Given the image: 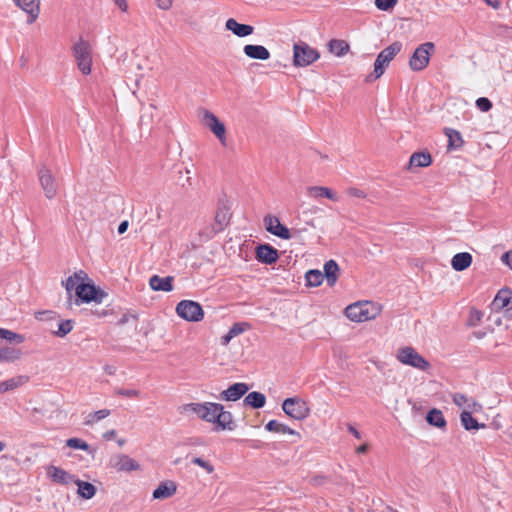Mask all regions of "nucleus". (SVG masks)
<instances>
[{
    "mask_svg": "<svg viewBox=\"0 0 512 512\" xmlns=\"http://www.w3.org/2000/svg\"><path fill=\"white\" fill-rule=\"evenodd\" d=\"M105 296L106 293L97 289L94 284L84 282L77 286L75 297H73V294H70V297H67L66 308L71 310L74 305L79 306L83 302L89 303L94 301L96 303H101Z\"/></svg>",
    "mask_w": 512,
    "mask_h": 512,
    "instance_id": "1",
    "label": "nucleus"
},
{
    "mask_svg": "<svg viewBox=\"0 0 512 512\" xmlns=\"http://www.w3.org/2000/svg\"><path fill=\"white\" fill-rule=\"evenodd\" d=\"M401 49L402 43L399 41L393 42L388 47L383 49L375 60L373 72L366 76L365 81L367 83H371L379 79L384 74L386 67L401 51Z\"/></svg>",
    "mask_w": 512,
    "mask_h": 512,
    "instance_id": "2",
    "label": "nucleus"
},
{
    "mask_svg": "<svg viewBox=\"0 0 512 512\" xmlns=\"http://www.w3.org/2000/svg\"><path fill=\"white\" fill-rule=\"evenodd\" d=\"M378 309L372 302L364 301L350 304L345 309V315L354 322H365L374 319Z\"/></svg>",
    "mask_w": 512,
    "mask_h": 512,
    "instance_id": "3",
    "label": "nucleus"
},
{
    "mask_svg": "<svg viewBox=\"0 0 512 512\" xmlns=\"http://www.w3.org/2000/svg\"><path fill=\"white\" fill-rule=\"evenodd\" d=\"M320 57V53L304 41L293 45V65L295 67H306L313 64Z\"/></svg>",
    "mask_w": 512,
    "mask_h": 512,
    "instance_id": "4",
    "label": "nucleus"
},
{
    "mask_svg": "<svg viewBox=\"0 0 512 512\" xmlns=\"http://www.w3.org/2000/svg\"><path fill=\"white\" fill-rule=\"evenodd\" d=\"M282 410L292 419L302 421L310 415L308 403L299 397L286 398L282 403Z\"/></svg>",
    "mask_w": 512,
    "mask_h": 512,
    "instance_id": "5",
    "label": "nucleus"
},
{
    "mask_svg": "<svg viewBox=\"0 0 512 512\" xmlns=\"http://www.w3.org/2000/svg\"><path fill=\"white\" fill-rule=\"evenodd\" d=\"M73 54L79 70L84 75L90 74L92 66V53L90 44L82 38L79 39V41L73 45Z\"/></svg>",
    "mask_w": 512,
    "mask_h": 512,
    "instance_id": "6",
    "label": "nucleus"
},
{
    "mask_svg": "<svg viewBox=\"0 0 512 512\" xmlns=\"http://www.w3.org/2000/svg\"><path fill=\"white\" fill-rule=\"evenodd\" d=\"M434 49L435 45L432 42H425L419 45L410 57V69L412 71H421L425 69L429 64L430 56Z\"/></svg>",
    "mask_w": 512,
    "mask_h": 512,
    "instance_id": "7",
    "label": "nucleus"
},
{
    "mask_svg": "<svg viewBox=\"0 0 512 512\" xmlns=\"http://www.w3.org/2000/svg\"><path fill=\"white\" fill-rule=\"evenodd\" d=\"M396 357L402 364L422 371L430 367L429 362L410 346L399 348Z\"/></svg>",
    "mask_w": 512,
    "mask_h": 512,
    "instance_id": "8",
    "label": "nucleus"
},
{
    "mask_svg": "<svg viewBox=\"0 0 512 512\" xmlns=\"http://www.w3.org/2000/svg\"><path fill=\"white\" fill-rule=\"evenodd\" d=\"M176 313L182 319L189 322H199L204 317L202 306L192 300H182L176 306Z\"/></svg>",
    "mask_w": 512,
    "mask_h": 512,
    "instance_id": "9",
    "label": "nucleus"
},
{
    "mask_svg": "<svg viewBox=\"0 0 512 512\" xmlns=\"http://www.w3.org/2000/svg\"><path fill=\"white\" fill-rule=\"evenodd\" d=\"M202 123L218 138L222 145H226V128L216 115L209 110H201Z\"/></svg>",
    "mask_w": 512,
    "mask_h": 512,
    "instance_id": "10",
    "label": "nucleus"
},
{
    "mask_svg": "<svg viewBox=\"0 0 512 512\" xmlns=\"http://www.w3.org/2000/svg\"><path fill=\"white\" fill-rule=\"evenodd\" d=\"M38 178L46 198H54L57 195L58 185L51 170L44 165L41 166L38 170Z\"/></svg>",
    "mask_w": 512,
    "mask_h": 512,
    "instance_id": "11",
    "label": "nucleus"
},
{
    "mask_svg": "<svg viewBox=\"0 0 512 512\" xmlns=\"http://www.w3.org/2000/svg\"><path fill=\"white\" fill-rule=\"evenodd\" d=\"M264 223L266 230L271 234L284 240H288L292 237L290 230L286 226L281 224L279 218H277L276 216H265Z\"/></svg>",
    "mask_w": 512,
    "mask_h": 512,
    "instance_id": "12",
    "label": "nucleus"
},
{
    "mask_svg": "<svg viewBox=\"0 0 512 512\" xmlns=\"http://www.w3.org/2000/svg\"><path fill=\"white\" fill-rule=\"evenodd\" d=\"M110 463L118 472H132L140 469L139 463L126 454L116 455Z\"/></svg>",
    "mask_w": 512,
    "mask_h": 512,
    "instance_id": "13",
    "label": "nucleus"
},
{
    "mask_svg": "<svg viewBox=\"0 0 512 512\" xmlns=\"http://www.w3.org/2000/svg\"><path fill=\"white\" fill-rule=\"evenodd\" d=\"M279 258L278 251L269 244H260L256 248V259L264 264H274Z\"/></svg>",
    "mask_w": 512,
    "mask_h": 512,
    "instance_id": "14",
    "label": "nucleus"
},
{
    "mask_svg": "<svg viewBox=\"0 0 512 512\" xmlns=\"http://www.w3.org/2000/svg\"><path fill=\"white\" fill-rule=\"evenodd\" d=\"M248 390L249 386L246 383H234L221 392L220 399L225 401H237L242 398Z\"/></svg>",
    "mask_w": 512,
    "mask_h": 512,
    "instance_id": "15",
    "label": "nucleus"
},
{
    "mask_svg": "<svg viewBox=\"0 0 512 512\" xmlns=\"http://www.w3.org/2000/svg\"><path fill=\"white\" fill-rule=\"evenodd\" d=\"M14 2L28 14V24L35 22L40 13V0H14Z\"/></svg>",
    "mask_w": 512,
    "mask_h": 512,
    "instance_id": "16",
    "label": "nucleus"
},
{
    "mask_svg": "<svg viewBox=\"0 0 512 512\" xmlns=\"http://www.w3.org/2000/svg\"><path fill=\"white\" fill-rule=\"evenodd\" d=\"M492 308L495 311L506 309V311L509 312L510 310H512V290H499L492 302Z\"/></svg>",
    "mask_w": 512,
    "mask_h": 512,
    "instance_id": "17",
    "label": "nucleus"
},
{
    "mask_svg": "<svg viewBox=\"0 0 512 512\" xmlns=\"http://www.w3.org/2000/svg\"><path fill=\"white\" fill-rule=\"evenodd\" d=\"M216 413V418L214 424H216L217 429L221 430H233L235 428V424L233 421V416L231 412L225 411L224 406L222 404H219Z\"/></svg>",
    "mask_w": 512,
    "mask_h": 512,
    "instance_id": "18",
    "label": "nucleus"
},
{
    "mask_svg": "<svg viewBox=\"0 0 512 512\" xmlns=\"http://www.w3.org/2000/svg\"><path fill=\"white\" fill-rule=\"evenodd\" d=\"M225 28L238 37H246L254 32L253 26L238 23L234 18H229L226 21Z\"/></svg>",
    "mask_w": 512,
    "mask_h": 512,
    "instance_id": "19",
    "label": "nucleus"
},
{
    "mask_svg": "<svg viewBox=\"0 0 512 512\" xmlns=\"http://www.w3.org/2000/svg\"><path fill=\"white\" fill-rule=\"evenodd\" d=\"M244 54L256 60H267L270 58V52L262 45L247 44L243 48Z\"/></svg>",
    "mask_w": 512,
    "mask_h": 512,
    "instance_id": "20",
    "label": "nucleus"
},
{
    "mask_svg": "<svg viewBox=\"0 0 512 512\" xmlns=\"http://www.w3.org/2000/svg\"><path fill=\"white\" fill-rule=\"evenodd\" d=\"M173 277L167 276V277H160L158 275H153L149 279V285L152 290L154 291H164V292H170L173 290Z\"/></svg>",
    "mask_w": 512,
    "mask_h": 512,
    "instance_id": "21",
    "label": "nucleus"
},
{
    "mask_svg": "<svg viewBox=\"0 0 512 512\" xmlns=\"http://www.w3.org/2000/svg\"><path fill=\"white\" fill-rule=\"evenodd\" d=\"M177 491V486L173 481L161 482L153 491V499H167L172 497Z\"/></svg>",
    "mask_w": 512,
    "mask_h": 512,
    "instance_id": "22",
    "label": "nucleus"
},
{
    "mask_svg": "<svg viewBox=\"0 0 512 512\" xmlns=\"http://www.w3.org/2000/svg\"><path fill=\"white\" fill-rule=\"evenodd\" d=\"M307 194L315 199L327 198L335 202L339 201L337 194L330 188L324 186H310L307 188Z\"/></svg>",
    "mask_w": 512,
    "mask_h": 512,
    "instance_id": "23",
    "label": "nucleus"
},
{
    "mask_svg": "<svg viewBox=\"0 0 512 512\" xmlns=\"http://www.w3.org/2000/svg\"><path fill=\"white\" fill-rule=\"evenodd\" d=\"M88 279L87 274L79 270L75 272L73 275L69 276L65 282H63L65 289L67 291L68 297H70V294H72V291H77V286L79 284H83L85 280Z\"/></svg>",
    "mask_w": 512,
    "mask_h": 512,
    "instance_id": "24",
    "label": "nucleus"
},
{
    "mask_svg": "<svg viewBox=\"0 0 512 512\" xmlns=\"http://www.w3.org/2000/svg\"><path fill=\"white\" fill-rule=\"evenodd\" d=\"M47 474L55 483L69 484L73 481V476L71 474L56 466H50L47 470Z\"/></svg>",
    "mask_w": 512,
    "mask_h": 512,
    "instance_id": "25",
    "label": "nucleus"
},
{
    "mask_svg": "<svg viewBox=\"0 0 512 512\" xmlns=\"http://www.w3.org/2000/svg\"><path fill=\"white\" fill-rule=\"evenodd\" d=\"M219 403L202 402L199 418L203 421L214 423Z\"/></svg>",
    "mask_w": 512,
    "mask_h": 512,
    "instance_id": "26",
    "label": "nucleus"
},
{
    "mask_svg": "<svg viewBox=\"0 0 512 512\" xmlns=\"http://www.w3.org/2000/svg\"><path fill=\"white\" fill-rule=\"evenodd\" d=\"M265 429L269 432L273 433H280V434H289L292 436L297 437L298 439L301 438V435L299 432L291 429L287 425L278 422L277 420H270L266 425Z\"/></svg>",
    "mask_w": 512,
    "mask_h": 512,
    "instance_id": "27",
    "label": "nucleus"
},
{
    "mask_svg": "<svg viewBox=\"0 0 512 512\" xmlns=\"http://www.w3.org/2000/svg\"><path fill=\"white\" fill-rule=\"evenodd\" d=\"M472 263V256L468 252L457 253L453 256L451 265L455 271H464Z\"/></svg>",
    "mask_w": 512,
    "mask_h": 512,
    "instance_id": "28",
    "label": "nucleus"
},
{
    "mask_svg": "<svg viewBox=\"0 0 512 512\" xmlns=\"http://www.w3.org/2000/svg\"><path fill=\"white\" fill-rule=\"evenodd\" d=\"M339 266L334 260H329L324 264V277L327 284L332 287L338 280Z\"/></svg>",
    "mask_w": 512,
    "mask_h": 512,
    "instance_id": "29",
    "label": "nucleus"
},
{
    "mask_svg": "<svg viewBox=\"0 0 512 512\" xmlns=\"http://www.w3.org/2000/svg\"><path fill=\"white\" fill-rule=\"evenodd\" d=\"M28 381L29 377L26 375H19L2 381L0 382L2 393L15 390L18 387H21L24 384H26Z\"/></svg>",
    "mask_w": 512,
    "mask_h": 512,
    "instance_id": "30",
    "label": "nucleus"
},
{
    "mask_svg": "<svg viewBox=\"0 0 512 512\" xmlns=\"http://www.w3.org/2000/svg\"><path fill=\"white\" fill-rule=\"evenodd\" d=\"M266 403V397L263 393L253 391L250 392L245 398H244V404L247 406H250L254 409H260L264 407Z\"/></svg>",
    "mask_w": 512,
    "mask_h": 512,
    "instance_id": "31",
    "label": "nucleus"
},
{
    "mask_svg": "<svg viewBox=\"0 0 512 512\" xmlns=\"http://www.w3.org/2000/svg\"><path fill=\"white\" fill-rule=\"evenodd\" d=\"M230 220L229 209L226 206L219 207L216 211L213 225L217 230L223 231Z\"/></svg>",
    "mask_w": 512,
    "mask_h": 512,
    "instance_id": "32",
    "label": "nucleus"
},
{
    "mask_svg": "<svg viewBox=\"0 0 512 512\" xmlns=\"http://www.w3.org/2000/svg\"><path fill=\"white\" fill-rule=\"evenodd\" d=\"M432 158L428 152H415L409 160L410 167H427L431 164Z\"/></svg>",
    "mask_w": 512,
    "mask_h": 512,
    "instance_id": "33",
    "label": "nucleus"
},
{
    "mask_svg": "<svg viewBox=\"0 0 512 512\" xmlns=\"http://www.w3.org/2000/svg\"><path fill=\"white\" fill-rule=\"evenodd\" d=\"M445 134L448 137V149L456 150L463 146L464 141L459 131L447 128L445 129Z\"/></svg>",
    "mask_w": 512,
    "mask_h": 512,
    "instance_id": "34",
    "label": "nucleus"
},
{
    "mask_svg": "<svg viewBox=\"0 0 512 512\" xmlns=\"http://www.w3.org/2000/svg\"><path fill=\"white\" fill-rule=\"evenodd\" d=\"M460 420L462 426L468 431L485 428V424L478 423V421L472 417L471 411H462Z\"/></svg>",
    "mask_w": 512,
    "mask_h": 512,
    "instance_id": "35",
    "label": "nucleus"
},
{
    "mask_svg": "<svg viewBox=\"0 0 512 512\" xmlns=\"http://www.w3.org/2000/svg\"><path fill=\"white\" fill-rule=\"evenodd\" d=\"M75 484L78 486V494L84 499H91L96 494V487L82 480H74Z\"/></svg>",
    "mask_w": 512,
    "mask_h": 512,
    "instance_id": "36",
    "label": "nucleus"
},
{
    "mask_svg": "<svg viewBox=\"0 0 512 512\" xmlns=\"http://www.w3.org/2000/svg\"><path fill=\"white\" fill-rule=\"evenodd\" d=\"M20 349L13 347L0 348V363H10L18 360L21 357Z\"/></svg>",
    "mask_w": 512,
    "mask_h": 512,
    "instance_id": "37",
    "label": "nucleus"
},
{
    "mask_svg": "<svg viewBox=\"0 0 512 512\" xmlns=\"http://www.w3.org/2000/svg\"><path fill=\"white\" fill-rule=\"evenodd\" d=\"M247 328V324L246 323H235L230 329L229 331L221 337V344L223 346H226L229 344V342L236 336L240 335L241 333H243Z\"/></svg>",
    "mask_w": 512,
    "mask_h": 512,
    "instance_id": "38",
    "label": "nucleus"
},
{
    "mask_svg": "<svg viewBox=\"0 0 512 512\" xmlns=\"http://www.w3.org/2000/svg\"><path fill=\"white\" fill-rule=\"evenodd\" d=\"M426 420L430 425L437 428H443L446 426V420L443 416V413L436 408H433L428 412Z\"/></svg>",
    "mask_w": 512,
    "mask_h": 512,
    "instance_id": "39",
    "label": "nucleus"
},
{
    "mask_svg": "<svg viewBox=\"0 0 512 512\" xmlns=\"http://www.w3.org/2000/svg\"><path fill=\"white\" fill-rule=\"evenodd\" d=\"M329 51L340 57L345 55L349 50V45L344 40L333 39L328 44Z\"/></svg>",
    "mask_w": 512,
    "mask_h": 512,
    "instance_id": "40",
    "label": "nucleus"
},
{
    "mask_svg": "<svg viewBox=\"0 0 512 512\" xmlns=\"http://www.w3.org/2000/svg\"><path fill=\"white\" fill-rule=\"evenodd\" d=\"M306 285L311 287L319 286L324 279V275L320 270H309L305 274Z\"/></svg>",
    "mask_w": 512,
    "mask_h": 512,
    "instance_id": "41",
    "label": "nucleus"
},
{
    "mask_svg": "<svg viewBox=\"0 0 512 512\" xmlns=\"http://www.w3.org/2000/svg\"><path fill=\"white\" fill-rule=\"evenodd\" d=\"M74 327V322L73 320H61L59 323H58V328L57 330L53 331V334L57 337H65L68 333H70L72 331Z\"/></svg>",
    "mask_w": 512,
    "mask_h": 512,
    "instance_id": "42",
    "label": "nucleus"
},
{
    "mask_svg": "<svg viewBox=\"0 0 512 512\" xmlns=\"http://www.w3.org/2000/svg\"><path fill=\"white\" fill-rule=\"evenodd\" d=\"M0 339H5L9 342L15 343H22L24 341V337L22 335L4 328H0Z\"/></svg>",
    "mask_w": 512,
    "mask_h": 512,
    "instance_id": "43",
    "label": "nucleus"
},
{
    "mask_svg": "<svg viewBox=\"0 0 512 512\" xmlns=\"http://www.w3.org/2000/svg\"><path fill=\"white\" fill-rule=\"evenodd\" d=\"M66 445L72 449H80L84 451L90 450L89 444L80 438H70L66 441Z\"/></svg>",
    "mask_w": 512,
    "mask_h": 512,
    "instance_id": "44",
    "label": "nucleus"
},
{
    "mask_svg": "<svg viewBox=\"0 0 512 512\" xmlns=\"http://www.w3.org/2000/svg\"><path fill=\"white\" fill-rule=\"evenodd\" d=\"M191 463L203 468L207 474H212L214 472V466L211 462L201 458V457H192Z\"/></svg>",
    "mask_w": 512,
    "mask_h": 512,
    "instance_id": "45",
    "label": "nucleus"
},
{
    "mask_svg": "<svg viewBox=\"0 0 512 512\" xmlns=\"http://www.w3.org/2000/svg\"><path fill=\"white\" fill-rule=\"evenodd\" d=\"M156 110V106L154 104H150L147 108V111L144 112L140 117L141 125H149L153 121L154 111Z\"/></svg>",
    "mask_w": 512,
    "mask_h": 512,
    "instance_id": "46",
    "label": "nucleus"
},
{
    "mask_svg": "<svg viewBox=\"0 0 512 512\" xmlns=\"http://www.w3.org/2000/svg\"><path fill=\"white\" fill-rule=\"evenodd\" d=\"M201 405L202 403H187V404H184L180 407V412L181 413H194L197 415V417L199 418V415H200V412H201Z\"/></svg>",
    "mask_w": 512,
    "mask_h": 512,
    "instance_id": "47",
    "label": "nucleus"
},
{
    "mask_svg": "<svg viewBox=\"0 0 512 512\" xmlns=\"http://www.w3.org/2000/svg\"><path fill=\"white\" fill-rule=\"evenodd\" d=\"M397 3V0H375V5L379 10L388 11Z\"/></svg>",
    "mask_w": 512,
    "mask_h": 512,
    "instance_id": "48",
    "label": "nucleus"
},
{
    "mask_svg": "<svg viewBox=\"0 0 512 512\" xmlns=\"http://www.w3.org/2000/svg\"><path fill=\"white\" fill-rule=\"evenodd\" d=\"M219 232H221L220 230H217V228L211 224L209 226H206L202 231H201V236L204 237L205 239H212L216 234H218Z\"/></svg>",
    "mask_w": 512,
    "mask_h": 512,
    "instance_id": "49",
    "label": "nucleus"
},
{
    "mask_svg": "<svg viewBox=\"0 0 512 512\" xmlns=\"http://www.w3.org/2000/svg\"><path fill=\"white\" fill-rule=\"evenodd\" d=\"M476 106L479 110L487 112L492 108V103L488 98L480 97L476 100Z\"/></svg>",
    "mask_w": 512,
    "mask_h": 512,
    "instance_id": "50",
    "label": "nucleus"
},
{
    "mask_svg": "<svg viewBox=\"0 0 512 512\" xmlns=\"http://www.w3.org/2000/svg\"><path fill=\"white\" fill-rule=\"evenodd\" d=\"M452 398H453V402L459 407H462L463 405L467 404V402L469 401V398L462 393H455V394H453Z\"/></svg>",
    "mask_w": 512,
    "mask_h": 512,
    "instance_id": "51",
    "label": "nucleus"
},
{
    "mask_svg": "<svg viewBox=\"0 0 512 512\" xmlns=\"http://www.w3.org/2000/svg\"><path fill=\"white\" fill-rule=\"evenodd\" d=\"M116 393L118 395L125 396V397H138L140 394V392L138 390L123 389V388L117 389Z\"/></svg>",
    "mask_w": 512,
    "mask_h": 512,
    "instance_id": "52",
    "label": "nucleus"
},
{
    "mask_svg": "<svg viewBox=\"0 0 512 512\" xmlns=\"http://www.w3.org/2000/svg\"><path fill=\"white\" fill-rule=\"evenodd\" d=\"M466 405H467V409L465 411H471V414L474 412H479L482 409L481 404H479L474 399L469 398V401L467 402Z\"/></svg>",
    "mask_w": 512,
    "mask_h": 512,
    "instance_id": "53",
    "label": "nucleus"
},
{
    "mask_svg": "<svg viewBox=\"0 0 512 512\" xmlns=\"http://www.w3.org/2000/svg\"><path fill=\"white\" fill-rule=\"evenodd\" d=\"M346 193L351 197L365 198L366 194L358 188H349Z\"/></svg>",
    "mask_w": 512,
    "mask_h": 512,
    "instance_id": "54",
    "label": "nucleus"
},
{
    "mask_svg": "<svg viewBox=\"0 0 512 512\" xmlns=\"http://www.w3.org/2000/svg\"><path fill=\"white\" fill-rule=\"evenodd\" d=\"M110 415V410L108 409H101L93 413V417L96 419V421H100Z\"/></svg>",
    "mask_w": 512,
    "mask_h": 512,
    "instance_id": "55",
    "label": "nucleus"
},
{
    "mask_svg": "<svg viewBox=\"0 0 512 512\" xmlns=\"http://www.w3.org/2000/svg\"><path fill=\"white\" fill-rule=\"evenodd\" d=\"M501 260L512 269V250L505 252L501 257Z\"/></svg>",
    "mask_w": 512,
    "mask_h": 512,
    "instance_id": "56",
    "label": "nucleus"
},
{
    "mask_svg": "<svg viewBox=\"0 0 512 512\" xmlns=\"http://www.w3.org/2000/svg\"><path fill=\"white\" fill-rule=\"evenodd\" d=\"M156 5L162 10H168L171 7V0H154Z\"/></svg>",
    "mask_w": 512,
    "mask_h": 512,
    "instance_id": "57",
    "label": "nucleus"
},
{
    "mask_svg": "<svg viewBox=\"0 0 512 512\" xmlns=\"http://www.w3.org/2000/svg\"><path fill=\"white\" fill-rule=\"evenodd\" d=\"M115 5L122 11L126 12L128 10L127 0H113Z\"/></svg>",
    "mask_w": 512,
    "mask_h": 512,
    "instance_id": "58",
    "label": "nucleus"
},
{
    "mask_svg": "<svg viewBox=\"0 0 512 512\" xmlns=\"http://www.w3.org/2000/svg\"><path fill=\"white\" fill-rule=\"evenodd\" d=\"M128 226H129L128 221H126V220H125V221H122V222L119 224V226H118V233H119V234H123V233H125V232L127 231V229H128Z\"/></svg>",
    "mask_w": 512,
    "mask_h": 512,
    "instance_id": "59",
    "label": "nucleus"
},
{
    "mask_svg": "<svg viewBox=\"0 0 512 512\" xmlns=\"http://www.w3.org/2000/svg\"><path fill=\"white\" fill-rule=\"evenodd\" d=\"M348 431L357 439L361 438L360 432L352 425H348Z\"/></svg>",
    "mask_w": 512,
    "mask_h": 512,
    "instance_id": "60",
    "label": "nucleus"
},
{
    "mask_svg": "<svg viewBox=\"0 0 512 512\" xmlns=\"http://www.w3.org/2000/svg\"><path fill=\"white\" fill-rule=\"evenodd\" d=\"M104 371L108 374V375H114L115 372H116V367L115 366H112V365H105L104 366Z\"/></svg>",
    "mask_w": 512,
    "mask_h": 512,
    "instance_id": "61",
    "label": "nucleus"
},
{
    "mask_svg": "<svg viewBox=\"0 0 512 512\" xmlns=\"http://www.w3.org/2000/svg\"><path fill=\"white\" fill-rule=\"evenodd\" d=\"M96 421V419L93 417V413H90L87 415L84 424L85 425H93Z\"/></svg>",
    "mask_w": 512,
    "mask_h": 512,
    "instance_id": "62",
    "label": "nucleus"
},
{
    "mask_svg": "<svg viewBox=\"0 0 512 512\" xmlns=\"http://www.w3.org/2000/svg\"><path fill=\"white\" fill-rule=\"evenodd\" d=\"M116 436V431L115 430H109L107 431L106 433H104L103 437L104 439L106 440H111L113 439L114 437Z\"/></svg>",
    "mask_w": 512,
    "mask_h": 512,
    "instance_id": "63",
    "label": "nucleus"
},
{
    "mask_svg": "<svg viewBox=\"0 0 512 512\" xmlns=\"http://www.w3.org/2000/svg\"><path fill=\"white\" fill-rule=\"evenodd\" d=\"M485 2L494 9H498L501 6V2L498 0H485Z\"/></svg>",
    "mask_w": 512,
    "mask_h": 512,
    "instance_id": "64",
    "label": "nucleus"
}]
</instances>
